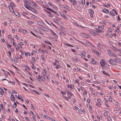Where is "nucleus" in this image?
<instances>
[{"instance_id":"42","label":"nucleus","mask_w":121,"mask_h":121,"mask_svg":"<svg viewBox=\"0 0 121 121\" xmlns=\"http://www.w3.org/2000/svg\"><path fill=\"white\" fill-rule=\"evenodd\" d=\"M10 99L12 100L13 101H15V97H11Z\"/></svg>"},{"instance_id":"3","label":"nucleus","mask_w":121,"mask_h":121,"mask_svg":"<svg viewBox=\"0 0 121 121\" xmlns=\"http://www.w3.org/2000/svg\"><path fill=\"white\" fill-rule=\"evenodd\" d=\"M46 9L47 10H48V11H49L51 12H53L54 13H56V15L57 16H59V14L57 12H56L55 11L53 10L52 9H51L49 8H46Z\"/></svg>"},{"instance_id":"34","label":"nucleus","mask_w":121,"mask_h":121,"mask_svg":"<svg viewBox=\"0 0 121 121\" xmlns=\"http://www.w3.org/2000/svg\"><path fill=\"white\" fill-rule=\"evenodd\" d=\"M82 4L83 5H84L85 3V0H82Z\"/></svg>"},{"instance_id":"55","label":"nucleus","mask_w":121,"mask_h":121,"mask_svg":"<svg viewBox=\"0 0 121 121\" xmlns=\"http://www.w3.org/2000/svg\"><path fill=\"white\" fill-rule=\"evenodd\" d=\"M42 58V59L43 60L44 59V55H42L41 56Z\"/></svg>"},{"instance_id":"31","label":"nucleus","mask_w":121,"mask_h":121,"mask_svg":"<svg viewBox=\"0 0 121 121\" xmlns=\"http://www.w3.org/2000/svg\"><path fill=\"white\" fill-rule=\"evenodd\" d=\"M44 42H45L47 44H49L51 45H52V44L51 43H50V42H48V41H45Z\"/></svg>"},{"instance_id":"39","label":"nucleus","mask_w":121,"mask_h":121,"mask_svg":"<svg viewBox=\"0 0 121 121\" xmlns=\"http://www.w3.org/2000/svg\"><path fill=\"white\" fill-rule=\"evenodd\" d=\"M91 33L93 35H94L95 36L96 35H97V34L96 33H95L93 32H92Z\"/></svg>"},{"instance_id":"36","label":"nucleus","mask_w":121,"mask_h":121,"mask_svg":"<svg viewBox=\"0 0 121 121\" xmlns=\"http://www.w3.org/2000/svg\"><path fill=\"white\" fill-rule=\"evenodd\" d=\"M95 54H97V55H101V53L100 52H97L96 51L95 52Z\"/></svg>"},{"instance_id":"5","label":"nucleus","mask_w":121,"mask_h":121,"mask_svg":"<svg viewBox=\"0 0 121 121\" xmlns=\"http://www.w3.org/2000/svg\"><path fill=\"white\" fill-rule=\"evenodd\" d=\"M30 10L32 11L34 13H38L37 11L32 7H30Z\"/></svg>"},{"instance_id":"40","label":"nucleus","mask_w":121,"mask_h":121,"mask_svg":"<svg viewBox=\"0 0 121 121\" xmlns=\"http://www.w3.org/2000/svg\"><path fill=\"white\" fill-rule=\"evenodd\" d=\"M112 48L113 50L117 51V49L113 46H112Z\"/></svg>"},{"instance_id":"51","label":"nucleus","mask_w":121,"mask_h":121,"mask_svg":"<svg viewBox=\"0 0 121 121\" xmlns=\"http://www.w3.org/2000/svg\"><path fill=\"white\" fill-rule=\"evenodd\" d=\"M102 22L104 24L106 25L107 24V23L105 21H103Z\"/></svg>"},{"instance_id":"59","label":"nucleus","mask_w":121,"mask_h":121,"mask_svg":"<svg viewBox=\"0 0 121 121\" xmlns=\"http://www.w3.org/2000/svg\"><path fill=\"white\" fill-rule=\"evenodd\" d=\"M1 40L3 42H4L5 41V40L4 39H2Z\"/></svg>"},{"instance_id":"56","label":"nucleus","mask_w":121,"mask_h":121,"mask_svg":"<svg viewBox=\"0 0 121 121\" xmlns=\"http://www.w3.org/2000/svg\"><path fill=\"white\" fill-rule=\"evenodd\" d=\"M96 29L97 30V31H98L99 32H100V31L102 32L101 30H100V29Z\"/></svg>"},{"instance_id":"12","label":"nucleus","mask_w":121,"mask_h":121,"mask_svg":"<svg viewBox=\"0 0 121 121\" xmlns=\"http://www.w3.org/2000/svg\"><path fill=\"white\" fill-rule=\"evenodd\" d=\"M91 63L92 64H96V62L94 61V59L93 58H92V61H91Z\"/></svg>"},{"instance_id":"27","label":"nucleus","mask_w":121,"mask_h":121,"mask_svg":"<svg viewBox=\"0 0 121 121\" xmlns=\"http://www.w3.org/2000/svg\"><path fill=\"white\" fill-rule=\"evenodd\" d=\"M74 61L75 62H77L78 61V59L77 58H76L74 59L73 57L72 58Z\"/></svg>"},{"instance_id":"17","label":"nucleus","mask_w":121,"mask_h":121,"mask_svg":"<svg viewBox=\"0 0 121 121\" xmlns=\"http://www.w3.org/2000/svg\"><path fill=\"white\" fill-rule=\"evenodd\" d=\"M101 61L102 63L104 65H105L106 63L104 60L103 59H101Z\"/></svg>"},{"instance_id":"62","label":"nucleus","mask_w":121,"mask_h":121,"mask_svg":"<svg viewBox=\"0 0 121 121\" xmlns=\"http://www.w3.org/2000/svg\"><path fill=\"white\" fill-rule=\"evenodd\" d=\"M26 120L27 121H30V120L28 119L27 117H25Z\"/></svg>"},{"instance_id":"38","label":"nucleus","mask_w":121,"mask_h":121,"mask_svg":"<svg viewBox=\"0 0 121 121\" xmlns=\"http://www.w3.org/2000/svg\"><path fill=\"white\" fill-rule=\"evenodd\" d=\"M23 66L24 67L26 68V69H28L29 70H30V69H29V68H28V66H27L26 65H25L24 64V65H23Z\"/></svg>"},{"instance_id":"47","label":"nucleus","mask_w":121,"mask_h":121,"mask_svg":"<svg viewBox=\"0 0 121 121\" xmlns=\"http://www.w3.org/2000/svg\"><path fill=\"white\" fill-rule=\"evenodd\" d=\"M61 94H66V93L65 91H61Z\"/></svg>"},{"instance_id":"7","label":"nucleus","mask_w":121,"mask_h":121,"mask_svg":"<svg viewBox=\"0 0 121 121\" xmlns=\"http://www.w3.org/2000/svg\"><path fill=\"white\" fill-rule=\"evenodd\" d=\"M41 28L44 30L46 31H48L49 30L46 27L42 26Z\"/></svg>"},{"instance_id":"44","label":"nucleus","mask_w":121,"mask_h":121,"mask_svg":"<svg viewBox=\"0 0 121 121\" xmlns=\"http://www.w3.org/2000/svg\"><path fill=\"white\" fill-rule=\"evenodd\" d=\"M97 88L99 90H100L101 91H102L103 90V88H100V87L98 86H97Z\"/></svg>"},{"instance_id":"28","label":"nucleus","mask_w":121,"mask_h":121,"mask_svg":"<svg viewBox=\"0 0 121 121\" xmlns=\"http://www.w3.org/2000/svg\"><path fill=\"white\" fill-rule=\"evenodd\" d=\"M98 44L99 45V46H100L102 48H103V46H104L103 44H101V43H98Z\"/></svg>"},{"instance_id":"52","label":"nucleus","mask_w":121,"mask_h":121,"mask_svg":"<svg viewBox=\"0 0 121 121\" xmlns=\"http://www.w3.org/2000/svg\"><path fill=\"white\" fill-rule=\"evenodd\" d=\"M74 24L76 26H80L77 23H75Z\"/></svg>"},{"instance_id":"10","label":"nucleus","mask_w":121,"mask_h":121,"mask_svg":"<svg viewBox=\"0 0 121 121\" xmlns=\"http://www.w3.org/2000/svg\"><path fill=\"white\" fill-rule=\"evenodd\" d=\"M82 35L83 37L85 38H87L89 37L85 33H83Z\"/></svg>"},{"instance_id":"53","label":"nucleus","mask_w":121,"mask_h":121,"mask_svg":"<svg viewBox=\"0 0 121 121\" xmlns=\"http://www.w3.org/2000/svg\"><path fill=\"white\" fill-rule=\"evenodd\" d=\"M32 60L33 61H34V62H35V59L34 57H32Z\"/></svg>"},{"instance_id":"30","label":"nucleus","mask_w":121,"mask_h":121,"mask_svg":"<svg viewBox=\"0 0 121 121\" xmlns=\"http://www.w3.org/2000/svg\"><path fill=\"white\" fill-rule=\"evenodd\" d=\"M48 15L49 16V17H52L53 16L50 13L48 14Z\"/></svg>"},{"instance_id":"21","label":"nucleus","mask_w":121,"mask_h":121,"mask_svg":"<svg viewBox=\"0 0 121 121\" xmlns=\"http://www.w3.org/2000/svg\"><path fill=\"white\" fill-rule=\"evenodd\" d=\"M43 75L44 76H45L46 75V73L47 72V71L45 69H43Z\"/></svg>"},{"instance_id":"2","label":"nucleus","mask_w":121,"mask_h":121,"mask_svg":"<svg viewBox=\"0 0 121 121\" xmlns=\"http://www.w3.org/2000/svg\"><path fill=\"white\" fill-rule=\"evenodd\" d=\"M110 64L112 65H117V64L115 61L112 59H110L108 60Z\"/></svg>"},{"instance_id":"20","label":"nucleus","mask_w":121,"mask_h":121,"mask_svg":"<svg viewBox=\"0 0 121 121\" xmlns=\"http://www.w3.org/2000/svg\"><path fill=\"white\" fill-rule=\"evenodd\" d=\"M31 2L32 4H33L34 6L36 7V6H37V5L33 1H32Z\"/></svg>"},{"instance_id":"26","label":"nucleus","mask_w":121,"mask_h":121,"mask_svg":"<svg viewBox=\"0 0 121 121\" xmlns=\"http://www.w3.org/2000/svg\"><path fill=\"white\" fill-rule=\"evenodd\" d=\"M53 35L56 38H58V37L57 35H56V34L55 33H54L53 34Z\"/></svg>"},{"instance_id":"25","label":"nucleus","mask_w":121,"mask_h":121,"mask_svg":"<svg viewBox=\"0 0 121 121\" xmlns=\"http://www.w3.org/2000/svg\"><path fill=\"white\" fill-rule=\"evenodd\" d=\"M27 5L26 4H24V6L25 8L28 9L30 10V8L27 6Z\"/></svg>"},{"instance_id":"64","label":"nucleus","mask_w":121,"mask_h":121,"mask_svg":"<svg viewBox=\"0 0 121 121\" xmlns=\"http://www.w3.org/2000/svg\"><path fill=\"white\" fill-rule=\"evenodd\" d=\"M104 115L105 116H107V113L106 112H104Z\"/></svg>"},{"instance_id":"16","label":"nucleus","mask_w":121,"mask_h":121,"mask_svg":"<svg viewBox=\"0 0 121 121\" xmlns=\"http://www.w3.org/2000/svg\"><path fill=\"white\" fill-rule=\"evenodd\" d=\"M89 11L90 13L92 14H94V12L93 10L91 9H89Z\"/></svg>"},{"instance_id":"63","label":"nucleus","mask_w":121,"mask_h":121,"mask_svg":"<svg viewBox=\"0 0 121 121\" xmlns=\"http://www.w3.org/2000/svg\"><path fill=\"white\" fill-rule=\"evenodd\" d=\"M108 30L110 32H111L112 31V29L110 28H109L108 29Z\"/></svg>"},{"instance_id":"18","label":"nucleus","mask_w":121,"mask_h":121,"mask_svg":"<svg viewBox=\"0 0 121 121\" xmlns=\"http://www.w3.org/2000/svg\"><path fill=\"white\" fill-rule=\"evenodd\" d=\"M22 33H24V34H26L27 31L26 30H25L24 29H22Z\"/></svg>"},{"instance_id":"32","label":"nucleus","mask_w":121,"mask_h":121,"mask_svg":"<svg viewBox=\"0 0 121 121\" xmlns=\"http://www.w3.org/2000/svg\"><path fill=\"white\" fill-rule=\"evenodd\" d=\"M103 73L104 74H105L106 75H108V73L106 72L105 71H103Z\"/></svg>"},{"instance_id":"57","label":"nucleus","mask_w":121,"mask_h":121,"mask_svg":"<svg viewBox=\"0 0 121 121\" xmlns=\"http://www.w3.org/2000/svg\"><path fill=\"white\" fill-rule=\"evenodd\" d=\"M15 57L17 59H19L18 56H17V55H15Z\"/></svg>"},{"instance_id":"11","label":"nucleus","mask_w":121,"mask_h":121,"mask_svg":"<svg viewBox=\"0 0 121 121\" xmlns=\"http://www.w3.org/2000/svg\"><path fill=\"white\" fill-rule=\"evenodd\" d=\"M25 2L26 3V4L27 5L29 6V8H30V7H31L30 6L31 5L30 4L29 2L27 1L26 0L25 1Z\"/></svg>"},{"instance_id":"43","label":"nucleus","mask_w":121,"mask_h":121,"mask_svg":"<svg viewBox=\"0 0 121 121\" xmlns=\"http://www.w3.org/2000/svg\"><path fill=\"white\" fill-rule=\"evenodd\" d=\"M60 68V66L58 65H57V66H56V69H58Z\"/></svg>"},{"instance_id":"15","label":"nucleus","mask_w":121,"mask_h":121,"mask_svg":"<svg viewBox=\"0 0 121 121\" xmlns=\"http://www.w3.org/2000/svg\"><path fill=\"white\" fill-rule=\"evenodd\" d=\"M36 78L38 79V80L39 81H40V80L41 79V76L39 75L38 76H37Z\"/></svg>"},{"instance_id":"14","label":"nucleus","mask_w":121,"mask_h":121,"mask_svg":"<svg viewBox=\"0 0 121 121\" xmlns=\"http://www.w3.org/2000/svg\"><path fill=\"white\" fill-rule=\"evenodd\" d=\"M10 4L12 7L13 8L15 7V5L12 2H10Z\"/></svg>"},{"instance_id":"54","label":"nucleus","mask_w":121,"mask_h":121,"mask_svg":"<svg viewBox=\"0 0 121 121\" xmlns=\"http://www.w3.org/2000/svg\"><path fill=\"white\" fill-rule=\"evenodd\" d=\"M58 21V20H57V19H55L54 20V22H56V23H59V22H57V21Z\"/></svg>"},{"instance_id":"37","label":"nucleus","mask_w":121,"mask_h":121,"mask_svg":"<svg viewBox=\"0 0 121 121\" xmlns=\"http://www.w3.org/2000/svg\"><path fill=\"white\" fill-rule=\"evenodd\" d=\"M33 91L36 92L37 94H39V93L36 90H33Z\"/></svg>"},{"instance_id":"61","label":"nucleus","mask_w":121,"mask_h":121,"mask_svg":"<svg viewBox=\"0 0 121 121\" xmlns=\"http://www.w3.org/2000/svg\"><path fill=\"white\" fill-rule=\"evenodd\" d=\"M74 107L76 109V110H77L78 109V107H77L76 106H74Z\"/></svg>"},{"instance_id":"6","label":"nucleus","mask_w":121,"mask_h":121,"mask_svg":"<svg viewBox=\"0 0 121 121\" xmlns=\"http://www.w3.org/2000/svg\"><path fill=\"white\" fill-rule=\"evenodd\" d=\"M85 43L87 45L91 47H93V45L91 43H90L88 41H86L85 42Z\"/></svg>"},{"instance_id":"24","label":"nucleus","mask_w":121,"mask_h":121,"mask_svg":"<svg viewBox=\"0 0 121 121\" xmlns=\"http://www.w3.org/2000/svg\"><path fill=\"white\" fill-rule=\"evenodd\" d=\"M73 4V5H76L77 4V2L76 1L73 0L72 1Z\"/></svg>"},{"instance_id":"29","label":"nucleus","mask_w":121,"mask_h":121,"mask_svg":"<svg viewBox=\"0 0 121 121\" xmlns=\"http://www.w3.org/2000/svg\"><path fill=\"white\" fill-rule=\"evenodd\" d=\"M12 60L15 63H17V60H15L14 58H13V59H12Z\"/></svg>"},{"instance_id":"23","label":"nucleus","mask_w":121,"mask_h":121,"mask_svg":"<svg viewBox=\"0 0 121 121\" xmlns=\"http://www.w3.org/2000/svg\"><path fill=\"white\" fill-rule=\"evenodd\" d=\"M14 104L13 105V107L14 108H15L16 107L17 105L15 102H14Z\"/></svg>"},{"instance_id":"60","label":"nucleus","mask_w":121,"mask_h":121,"mask_svg":"<svg viewBox=\"0 0 121 121\" xmlns=\"http://www.w3.org/2000/svg\"><path fill=\"white\" fill-rule=\"evenodd\" d=\"M92 51L94 53H95L96 50H95V49H92Z\"/></svg>"},{"instance_id":"58","label":"nucleus","mask_w":121,"mask_h":121,"mask_svg":"<svg viewBox=\"0 0 121 121\" xmlns=\"http://www.w3.org/2000/svg\"><path fill=\"white\" fill-rule=\"evenodd\" d=\"M32 67L33 69H35V67L34 65H32Z\"/></svg>"},{"instance_id":"49","label":"nucleus","mask_w":121,"mask_h":121,"mask_svg":"<svg viewBox=\"0 0 121 121\" xmlns=\"http://www.w3.org/2000/svg\"><path fill=\"white\" fill-rule=\"evenodd\" d=\"M84 65L86 67H87L88 66V65L85 63H84Z\"/></svg>"},{"instance_id":"13","label":"nucleus","mask_w":121,"mask_h":121,"mask_svg":"<svg viewBox=\"0 0 121 121\" xmlns=\"http://www.w3.org/2000/svg\"><path fill=\"white\" fill-rule=\"evenodd\" d=\"M15 14L16 16L18 17H20V14H19L17 12H15L14 13Z\"/></svg>"},{"instance_id":"41","label":"nucleus","mask_w":121,"mask_h":121,"mask_svg":"<svg viewBox=\"0 0 121 121\" xmlns=\"http://www.w3.org/2000/svg\"><path fill=\"white\" fill-rule=\"evenodd\" d=\"M78 112L80 113H82V111L81 109H79L78 110Z\"/></svg>"},{"instance_id":"48","label":"nucleus","mask_w":121,"mask_h":121,"mask_svg":"<svg viewBox=\"0 0 121 121\" xmlns=\"http://www.w3.org/2000/svg\"><path fill=\"white\" fill-rule=\"evenodd\" d=\"M82 54L84 56L85 55H86V53L85 52L83 51V52H82Z\"/></svg>"},{"instance_id":"19","label":"nucleus","mask_w":121,"mask_h":121,"mask_svg":"<svg viewBox=\"0 0 121 121\" xmlns=\"http://www.w3.org/2000/svg\"><path fill=\"white\" fill-rule=\"evenodd\" d=\"M110 13L113 16H114L115 15V14L112 11H110Z\"/></svg>"},{"instance_id":"22","label":"nucleus","mask_w":121,"mask_h":121,"mask_svg":"<svg viewBox=\"0 0 121 121\" xmlns=\"http://www.w3.org/2000/svg\"><path fill=\"white\" fill-rule=\"evenodd\" d=\"M42 23L43 22H42L40 21H38L37 22V24L38 25H41V24H42Z\"/></svg>"},{"instance_id":"9","label":"nucleus","mask_w":121,"mask_h":121,"mask_svg":"<svg viewBox=\"0 0 121 121\" xmlns=\"http://www.w3.org/2000/svg\"><path fill=\"white\" fill-rule=\"evenodd\" d=\"M103 11L105 13H108L109 11L108 10L106 9H105L103 10Z\"/></svg>"},{"instance_id":"33","label":"nucleus","mask_w":121,"mask_h":121,"mask_svg":"<svg viewBox=\"0 0 121 121\" xmlns=\"http://www.w3.org/2000/svg\"><path fill=\"white\" fill-rule=\"evenodd\" d=\"M109 97L110 98L109 99V100L110 102H112V100L111 98V96H109Z\"/></svg>"},{"instance_id":"1","label":"nucleus","mask_w":121,"mask_h":121,"mask_svg":"<svg viewBox=\"0 0 121 121\" xmlns=\"http://www.w3.org/2000/svg\"><path fill=\"white\" fill-rule=\"evenodd\" d=\"M107 52L108 53V55L111 56L113 57H116V55L110 50H107Z\"/></svg>"},{"instance_id":"45","label":"nucleus","mask_w":121,"mask_h":121,"mask_svg":"<svg viewBox=\"0 0 121 121\" xmlns=\"http://www.w3.org/2000/svg\"><path fill=\"white\" fill-rule=\"evenodd\" d=\"M120 20V17L119 16H118L117 18V20L119 22Z\"/></svg>"},{"instance_id":"4","label":"nucleus","mask_w":121,"mask_h":121,"mask_svg":"<svg viewBox=\"0 0 121 121\" xmlns=\"http://www.w3.org/2000/svg\"><path fill=\"white\" fill-rule=\"evenodd\" d=\"M115 61L116 62L118 63H120L121 62V60L118 58H116L114 59Z\"/></svg>"},{"instance_id":"8","label":"nucleus","mask_w":121,"mask_h":121,"mask_svg":"<svg viewBox=\"0 0 121 121\" xmlns=\"http://www.w3.org/2000/svg\"><path fill=\"white\" fill-rule=\"evenodd\" d=\"M100 63L101 65L102 66L103 69H104L105 70H107V69L108 68L105 65H102L101 62Z\"/></svg>"},{"instance_id":"35","label":"nucleus","mask_w":121,"mask_h":121,"mask_svg":"<svg viewBox=\"0 0 121 121\" xmlns=\"http://www.w3.org/2000/svg\"><path fill=\"white\" fill-rule=\"evenodd\" d=\"M83 95H86V94H87V91L85 90L84 91V92H83Z\"/></svg>"},{"instance_id":"46","label":"nucleus","mask_w":121,"mask_h":121,"mask_svg":"<svg viewBox=\"0 0 121 121\" xmlns=\"http://www.w3.org/2000/svg\"><path fill=\"white\" fill-rule=\"evenodd\" d=\"M31 105L32 108L33 109H35V107H34V106L33 104H31Z\"/></svg>"},{"instance_id":"50","label":"nucleus","mask_w":121,"mask_h":121,"mask_svg":"<svg viewBox=\"0 0 121 121\" xmlns=\"http://www.w3.org/2000/svg\"><path fill=\"white\" fill-rule=\"evenodd\" d=\"M20 52L21 53V54H24V52H23V50L21 49L20 51Z\"/></svg>"}]
</instances>
